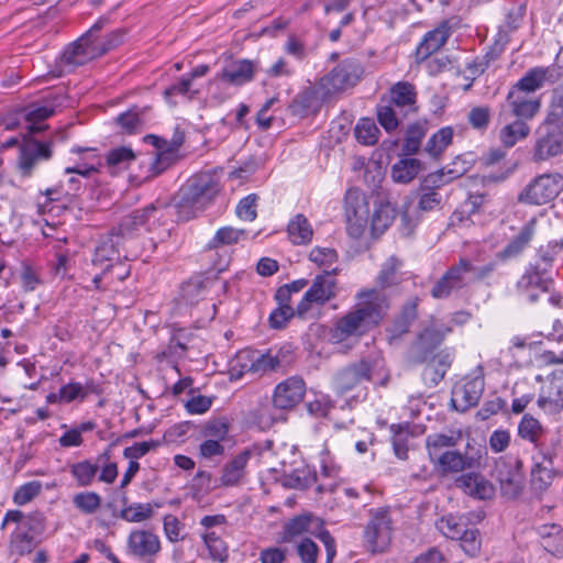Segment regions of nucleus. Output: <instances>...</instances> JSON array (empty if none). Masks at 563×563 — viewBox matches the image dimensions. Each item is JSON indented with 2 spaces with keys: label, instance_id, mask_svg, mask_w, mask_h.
<instances>
[{
  "label": "nucleus",
  "instance_id": "nucleus-12",
  "mask_svg": "<svg viewBox=\"0 0 563 563\" xmlns=\"http://www.w3.org/2000/svg\"><path fill=\"white\" fill-rule=\"evenodd\" d=\"M495 475L504 494L517 497L525 482L523 462L519 456H500L495 464Z\"/></svg>",
  "mask_w": 563,
  "mask_h": 563
},
{
  "label": "nucleus",
  "instance_id": "nucleus-5",
  "mask_svg": "<svg viewBox=\"0 0 563 563\" xmlns=\"http://www.w3.org/2000/svg\"><path fill=\"white\" fill-rule=\"evenodd\" d=\"M303 533L313 534L323 543L327 551L325 563H332L336 555V544L331 533L323 528V521L311 514H303L291 518L284 526L285 541L290 542Z\"/></svg>",
  "mask_w": 563,
  "mask_h": 563
},
{
  "label": "nucleus",
  "instance_id": "nucleus-29",
  "mask_svg": "<svg viewBox=\"0 0 563 563\" xmlns=\"http://www.w3.org/2000/svg\"><path fill=\"white\" fill-rule=\"evenodd\" d=\"M536 224V219H531L525 223L507 245L496 253V258L501 262H507L521 255L534 236Z\"/></svg>",
  "mask_w": 563,
  "mask_h": 563
},
{
  "label": "nucleus",
  "instance_id": "nucleus-52",
  "mask_svg": "<svg viewBox=\"0 0 563 563\" xmlns=\"http://www.w3.org/2000/svg\"><path fill=\"white\" fill-rule=\"evenodd\" d=\"M427 129L424 124L416 122L410 124L406 132V140L402 146V151L406 155L416 154L421 145V141L426 136Z\"/></svg>",
  "mask_w": 563,
  "mask_h": 563
},
{
  "label": "nucleus",
  "instance_id": "nucleus-63",
  "mask_svg": "<svg viewBox=\"0 0 563 563\" xmlns=\"http://www.w3.org/2000/svg\"><path fill=\"white\" fill-rule=\"evenodd\" d=\"M492 112L488 106H477L470 110L467 121L477 131H486L490 123Z\"/></svg>",
  "mask_w": 563,
  "mask_h": 563
},
{
  "label": "nucleus",
  "instance_id": "nucleus-22",
  "mask_svg": "<svg viewBox=\"0 0 563 563\" xmlns=\"http://www.w3.org/2000/svg\"><path fill=\"white\" fill-rule=\"evenodd\" d=\"M164 206L150 203L142 209H136L123 217L118 228L113 230L121 238L131 235L135 230L150 223L155 222L164 217Z\"/></svg>",
  "mask_w": 563,
  "mask_h": 563
},
{
  "label": "nucleus",
  "instance_id": "nucleus-51",
  "mask_svg": "<svg viewBox=\"0 0 563 563\" xmlns=\"http://www.w3.org/2000/svg\"><path fill=\"white\" fill-rule=\"evenodd\" d=\"M453 134L451 126L440 129L428 140L426 151L433 157L439 156L452 143Z\"/></svg>",
  "mask_w": 563,
  "mask_h": 563
},
{
  "label": "nucleus",
  "instance_id": "nucleus-37",
  "mask_svg": "<svg viewBox=\"0 0 563 563\" xmlns=\"http://www.w3.org/2000/svg\"><path fill=\"white\" fill-rule=\"evenodd\" d=\"M543 460L548 461L549 465H553V456L550 453H543ZM555 473L552 467L536 463L531 470V488L538 494H543L551 486Z\"/></svg>",
  "mask_w": 563,
  "mask_h": 563
},
{
  "label": "nucleus",
  "instance_id": "nucleus-10",
  "mask_svg": "<svg viewBox=\"0 0 563 563\" xmlns=\"http://www.w3.org/2000/svg\"><path fill=\"white\" fill-rule=\"evenodd\" d=\"M108 23L109 18H99L81 37L64 51L62 55L63 63L69 66H80L97 58L92 40L93 36H97V34L108 25Z\"/></svg>",
  "mask_w": 563,
  "mask_h": 563
},
{
  "label": "nucleus",
  "instance_id": "nucleus-47",
  "mask_svg": "<svg viewBox=\"0 0 563 563\" xmlns=\"http://www.w3.org/2000/svg\"><path fill=\"white\" fill-rule=\"evenodd\" d=\"M99 34L97 36H93V44H95V52L97 57H100L108 52L114 49L120 44L123 43L125 31L124 29H117L108 33L102 38L99 37Z\"/></svg>",
  "mask_w": 563,
  "mask_h": 563
},
{
  "label": "nucleus",
  "instance_id": "nucleus-6",
  "mask_svg": "<svg viewBox=\"0 0 563 563\" xmlns=\"http://www.w3.org/2000/svg\"><path fill=\"white\" fill-rule=\"evenodd\" d=\"M364 73L360 60L345 58L318 81L317 88L323 98L354 87Z\"/></svg>",
  "mask_w": 563,
  "mask_h": 563
},
{
  "label": "nucleus",
  "instance_id": "nucleus-23",
  "mask_svg": "<svg viewBox=\"0 0 563 563\" xmlns=\"http://www.w3.org/2000/svg\"><path fill=\"white\" fill-rule=\"evenodd\" d=\"M563 70L558 65L547 67H533L514 86L528 93L534 95L545 84H556L562 79Z\"/></svg>",
  "mask_w": 563,
  "mask_h": 563
},
{
  "label": "nucleus",
  "instance_id": "nucleus-40",
  "mask_svg": "<svg viewBox=\"0 0 563 563\" xmlns=\"http://www.w3.org/2000/svg\"><path fill=\"white\" fill-rule=\"evenodd\" d=\"M402 267V261L397 256L393 255L386 260L383 264L382 269L376 278L379 290H383L396 286L401 282L400 269Z\"/></svg>",
  "mask_w": 563,
  "mask_h": 563
},
{
  "label": "nucleus",
  "instance_id": "nucleus-44",
  "mask_svg": "<svg viewBox=\"0 0 563 563\" xmlns=\"http://www.w3.org/2000/svg\"><path fill=\"white\" fill-rule=\"evenodd\" d=\"M420 166V161L416 158H402L391 168L393 179L396 183L408 184L417 177Z\"/></svg>",
  "mask_w": 563,
  "mask_h": 563
},
{
  "label": "nucleus",
  "instance_id": "nucleus-41",
  "mask_svg": "<svg viewBox=\"0 0 563 563\" xmlns=\"http://www.w3.org/2000/svg\"><path fill=\"white\" fill-rule=\"evenodd\" d=\"M376 117L378 123L387 131H395L401 120L406 117L404 112H400L395 106L389 103L385 98H382L379 103L376 106Z\"/></svg>",
  "mask_w": 563,
  "mask_h": 563
},
{
  "label": "nucleus",
  "instance_id": "nucleus-32",
  "mask_svg": "<svg viewBox=\"0 0 563 563\" xmlns=\"http://www.w3.org/2000/svg\"><path fill=\"white\" fill-rule=\"evenodd\" d=\"M103 459H109L108 452H104L102 455H99L96 462H92L91 460H82L76 463L68 464L69 473L76 481L78 487H88L93 484L97 474L101 467L100 462Z\"/></svg>",
  "mask_w": 563,
  "mask_h": 563
},
{
  "label": "nucleus",
  "instance_id": "nucleus-24",
  "mask_svg": "<svg viewBox=\"0 0 563 563\" xmlns=\"http://www.w3.org/2000/svg\"><path fill=\"white\" fill-rule=\"evenodd\" d=\"M537 405L548 415L563 411V371H555L550 375L549 385L541 388Z\"/></svg>",
  "mask_w": 563,
  "mask_h": 563
},
{
  "label": "nucleus",
  "instance_id": "nucleus-48",
  "mask_svg": "<svg viewBox=\"0 0 563 563\" xmlns=\"http://www.w3.org/2000/svg\"><path fill=\"white\" fill-rule=\"evenodd\" d=\"M460 175L461 173L451 169L446 173L443 169L430 173L420 183L419 190L438 191V189L457 178Z\"/></svg>",
  "mask_w": 563,
  "mask_h": 563
},
{
  "label": "nucleus",
  "instance_id": "nucleus-20",
  "mask_svg": "<svg viewBox=\"0 0 563 563\" xmlns=\"http://www.w3.org/2000/svg\"><path fill=\"white\" fill-rule=\"evenodd\" d=\"M485 388V382L482 377H474L460 382L452 389V407L460 412H465L472 407L477 406Z\"/></svg>",
  "mask_w": 563,
  "mask_h": 563
},
{
  "label": "nucleus",
  "instance_id": "nucleus-33",
  "mask_svg": "<svg viewBox=\"0 0 563 563\" xmlns=\"http://www.w3.org/2000/svg\"><path fill=\"white\" fill-rule=\"evenodd\" d=\"M251 455L250 450H244L223 465L220 477L223 486L230 487L240 484L245 476V468Z\"/></svg>",
  "mask_w": 563,
  "mask_h": 563
},
{
  "label": "nucleus",
  "instance_id": "nucleus-21",
  "mask_svg": "<svg viewBox=\"0 0 563 563\" xmlns=\"http://www.w3.org/2000/svg\"><path fill=\"white\" fill-rule=\"evenodd\" d=\"M306 394V383L300 376H291L280 382L274 389L273 405L289 410L300 404Z\"/></svg>",
  "mask_w": 563,
  "mask_h": 563
},
{
  "label": "nucleus",
  "instance_id": "nucleus-30",
  "mask_svg": "<svg viewBox=\"0 0 563 563\" xmlns=\"http://www.w3.org/2000/svg\"><path fill=\"white\" fill-rule=\"evenodd\" d=\"M455 487L477 499H489L494 496V486L478 473L462 474L454 481Z\"/></svg>",
  "mask_w": 563,
  "mask_h": 563
},
{
  "label": "nucleus",
  "instance_id": "nucleus-13",
  "mask_svg": "<svg viewBox=\"0 0 563 563\" xmlns=\"http://www.w3.org/2000/svg\"><path fill=\"white\" fill-rule=\"evenodd\" d=\"M219 190L218 179L208 173H201L188 180L184 188L183 200L194 208L203 209L214 199Z\"/></svg>",
  "mask_w": 563,
  "mask_h": 563
},
{
  "label": "nucleus",
  "instance_id": "nucleus-7",
  "mask_svg": "<svg viewBox=\"0 0 563 563\" xmlns=\"http://www.w3.org/2000/svg\"><path fill=\"white\" fill-rule=\"evenodd\" d=\"M563 190V175L544 173L532 178L519 192L518 201L530 206H543L553 201Z\"/></svg>",
  "mask_w": 563,
  "mask_h": 563
},
{
  "label": "nucleus",
  "instance_id": "nucleus-14",
  "mask_svg": "<svg viewBox=\"0 0 563 563\" xmlns=\"http://www.w3.org/2000/svg\"><path fill=\"white\" fill-rule=\"evenodd\" d=\"M346 230L350 236L360 239L367 227L368 205L357 189L346 191L345 198Z\"/></svg>",
  "mask_w": 563,
  "mask_h": 563
},
{
  "label": "nucleus",
  "instance_id": "nucleus-18",
  "mask_svg": "<svg viewBox=\"0 0 563 563\" xmlns=\"http://www.w3.org/2000/svg\"><path fill=\"white\" fill-rule=\"evenodd\" d=\"M65 96L62 92H49L42 102H36L26 108L25 119L30 133H38L44 131L47 125L42 122L52 117L56 110L64 106Z\"/></svg>",
  "mask_w": 563,
  "mask_h": 563
},
{
  "label": "nucleus",
  "instance_id": "nucleus-15",
  "mask_svg": "<svg viewBox=\"0 0 563 563\" xmlns=\"http://www.w3.org/2000/svg\"><path fill=\"white\" fill-rule=\"evenodd\" d=\"M540 108V98L512 86L507 93L505 102L500 106L499 118L506 120L507 113H510L516 118L532 119Z\"/></svg>",
  "mask_w": 563,
  "mask_h": 563
},
{
  "label": "nucleus",
  "instance_id": "nucleus-55",
  "mask_svg": "<svg viewBox=\"0 0 563 563\" xmlns=\"http://www.w3.org/2000/svg\"><path fill=\"white\" fill-rule=\"evenodd\" d=\"M74 506L85 515H92L101 507V497L95 492H81L73 497Z\"/></svg>",
  "mask_w": 563,
  "mask_h": 563
},
{
  "label": "nucleus",
  "instance_id": "nucleus-17",
  "mask_svg": "<svg viewBox=\"0 0 563 563\" xmlns=\"http://www.w3.org/2000/svg\"><path fill=\"white\" fill-rule=\"evenodd\" d=\"M161 549L158 536L150 530L135 529L129 534V554L145 563H152L161 552Z\"/></svg>",
  "mask_w": 563,
  "mask_h": 563
},
{
  "label": "nucleus",
  "instance_id": "nucleus-59",
  "mask_svg": "<svg viewBox=\"0 0 563 563\" xmlns=\"http://www.w3.org/2000/svg\"><path fill=\"white\" fill-rule=\"evenodd\" d=\"M43 485L40 481L27 482L19 486L13 494V503L23 506L32 501L42 492Z\"/></svg>",
  "mask_w": 563,
  "mask_h": 563
},
{
  "label": "nucleus",
  "instance_id": "nucleus-3",
  "mask_svg": "<svg viewBox=\"0 0 563 563\" xmlns=\"http://www.w3.org/2000/svg\"><path fill=\"white\" fill-rule=\"evenodd\" d=\"M338 272V268L324 269L321 274L314 276L311 285L296 307L298 318H313L316 316V308L320 309L336 298L339 283L335 276Z\"/></svg>",
  "mask_w": 563,
  "mask_h": 563
},
{
  "label": "nucleus",
  "instance_id": "nucleus-53",
  "mask_svg": "<svg viewBox=\"0 0 563 563\" xmlns=\"http://www.w3.org/2000/svg\"><path fill=\"white\" fill-rule=\"evenodd\" d=\"M198 446V456L208 462H219L225 454L224 442L207 439Z\"/></svg>",
  "mask_w": 563,
  "mask_h": 563
},
{
  "label": "nucleus",
  "instance_id": "nucleus-46",
  "mask_svg": "<svg viewBox=\"0 0 563 563\" xmlns=\"http://www.w3.org/2000/svg\"><path fill=\"white\" fill-rule=\"evenodd\" d=\"M396 210L390 203H379L372 216V231L374 234H382L395 220Z\"/></svg>",
  "mask_w": 563,
  "mask_h": 563
},
{
  "label": "nucleus",
  "instance_id": "nucleus-19",
  "mask_svg": "<svg viewBox=\"0 0 563 563\" xmlns=\"http://www.w3.org/2000/svg\"><path fill=\"white\" fill-rule=\"evenodd\" d=\"M295 361V355L290 346H283L276 353L271 350L267 353L258 354L255 352L253 362L250 365L253 374L264 375L273 372L286 373Z\"/></svg>",
  "mask_w": 563,
  "mask_h": 563
},
{
  "label": "nucleus",
  "instance_id": "nucleus-39",
  "mask_svg": "<svg viewBox=\"0 0 563 563\" xmlns=\"http://www.w3.org/2000/svg\"><path fill=\"white\" fill-rule=\"evenodd\" d=\"M289 240L295 245H305L311 242L313 230L308 219L301 214H296L287 225Z\"/></svg>",
  "mask_w": 563,
  "mask_h": 563
},
{
  "label": "nucleus",
  "instance_id": "nucleus-58",
  "mask_svg": "<svg viewBox=\"0 0 563 563\" xmlns=\"http://www.w3.org/2000/svg\"><path fill=\"white\" fill-rule=\"evenodd\" d=\"M244 230H238L232 227H223L219 229L213 239L208 243V249L213 250L224 245H232L240 241L244 235Z\"/></svg>",
  "mask_w": 563,
  "mask_h": 563
},
{
  "label": "nucleus",
  "instance_id": "nucleus-61",
  "mask_svg": "<svg viewBox=\"0 0 563 563\" xmlns=\"http://www.w3.org/2000/svg\"><path fill=\"white\" fill-rule=\"evenodd\" d=\"M562 251V243H550L545 247H540L539 258L533 265L547 269L549 274H553V262Z\"/></svg>",
  "mask_w": 563,
  "mask_h": 563
},
{
  "label": "nucleus",
  "instance_id": "nucleus-25",
  "mask_svg": "<svg viewBox=\"0 0 563 563\" xmlns=\"http://www.w3.org/2000/svg\"><path fill=\"white\" fill-rule=\"evenodd\" d=\"M258 70V62L251 59H230L217 78L232 86H243L254 79Z\"/></svg>",
  "mask_w": 563,
  "mask_h": 563
},
{
  "label": "nucleus",
  "instance_id": "nucleus-38",
  "mask_svg": "<svg viewBox=\"0 0 563 563\" xmlns=\"http://www.w3.org/2000/svg\"><path fill=\"white\" fill-rule=\"evenodd\" d=\"M461 439L462 434L460 431H452L450 434H429L426 439V445L430 460L433 461L443 454L446 450L454 448L461 441Z\"/></svg>",
  "mask_w": 563,
  "mask_h": 563
},
{
  "label": "nucleus",
  "instance_id": "nucleus-35",
  "mask_svg": "<svg viewBox=\"0 0 563 563\" xmlns=\"http://www.w3.org/2000/svg\"><path fill=\"white\" fill-rule=\"evenodd\" d=\"M442 473H459L473 468L475 460L455 450H446L435 460L431 461Z\"/></svg>",
  "mask_w": 563,
  "mask_h": 563
},
{
  "label": "nucleus",
  "instance_id": "nucleus-50",
  "mask_svg": "<svg viewBox=\"0 0 563 563\" xmlns=\"http://www.w3.org/2000/svg\"><path fill=\"white\" fill-rule=\"evenodd\" d=\"M230 423L227 418L207 421L201 428V435L207 439L227 442L229 440Z\"/></svg>",
  "mask_w": 563,
  "mask_h": 563
},
{
  "label": "nucleus",
  "instance_id": "nucleus-34",
  "mask_svg": "<svg viewBox=\"0 0 563 563\" xmlns=\"http://www.w3.org/2000/svg\"><path fill=\"white\" fill-rule=\"evenodd\" d=\"M121 239L112 231L108 238L102 240L95 249L92 265L103 268L107 264L121 260L119 251Z\"/></svg>",
  "mask_w": 563,
  "mask_h": 563
},
{
  "label": "nucleus",
  "instance_id": "nucleus-28",
  "mask_svg": "<svg viewBox=\"0 0 563 563\" xmlns=\"http://www.w3.org/2000/svg\"><path fill=\"white\" fill-rule=\"evenodd\" d=\"M371 365L361 360L342 368L335 376V387L340 393H346L364 380L371 379Z\"/></svg>",
  "mask_w": 563,
  "mask_h": 563
},
{
  "label": "nucleus",
  "instance_id": "nucleus-1",
  "mask_svg": "<svg viewBox=\"0 0 563 563\" xmlns=\"http://www.w3.org/2000/svg\"><path fill=\"white\" fill-rule=\"evenodd\" d=\"M451 328L432 320L419 331L406 351L405 360L408 365L426 364L423 379L431 386H437L450 368L453 355L449 350H440Z\"/></svg>",
  "mask_w": 563,
  "mask_h": 563
},
{
  "label": "nucleus",
  "instance_id": "nucleus-11",
  "mask_svg": "<svg viewBox=\"0 0 563 563\" xmlns=\"http://www.w3.org/2000/svg\"><path fill=\"white\" fill-rule=\"evenodd\" d=\"M562 125L544 123L537 130L532 147V159L544 162L563 154V129Z\"/></svg>",
  "mask_w": 563,
  "mask_h": 563
},
{
  "label": "nucleus",
  "instance_id": "nucleus-43",
  "mask_svg": "<svg viewBox=\"0 0 563 563\" xmlns=\"http://www.w3.org/2000/svg\"><path fill=\"white\" fill-rule=\"evenodd\" d=\"M209 279L202 275H196L190 277L187 282L181 285L180 295L181 298L189 305L197 303L203 298L208 288Z\"/></svg>",
  "mask_w": 563,
  "mask_h": 563
},
{
  "label": "nucleus",
  "instance_id": "nucleus-8",
  "mask_svg": "<svg viewBox=\"0 0 563 563\" xmlns=\"http://www.w3.org/2000/svg\"><path fill=\"white\" fill-rule=\"evenodd\" d=\"M54 142L40 141L33 136L25 137L19 145V155L16 159V170L23 178L33 175L35 167L49 161L53 156Z\"/></svg>",
  "mask_w": 563,
  "mask_h": 563
},
{
  "label": "nucleus",
  "instance_id": "nucleus-64",
  "mask_svg": "<svg viewBox=\"0 0 563 563\" xmlns=\"http://www.w3.org/2000/svg\"><path fill=\"white\" fill-rule=\"evenodd\" d=\"M135 159V154L130 147L121 146L113 148L107 155V163L110 167L119 169L128 168L129 165Z\"/></svg>",
  "mask_w": 563,
  "mask_h": 563
},
{
  "label": "nucleus",
  "instance_id": "nucleus-62",
  "mask_svg": "<svg viewBox=\"0 0 563 563\" xmlns=\"http://www.w3.org/2000/svg\"><path fill=\"white\" fill-rule=\"evenodd\" d=\"M486 202L485 194H472L467 197V199L461 205V208L453 213V218L459 219V221L464 220V214L470 218L472 214L479 212V209Z\"/></svg>",
  "mask_w": 563,
  "mask_h": 563
},
{
  "label": "nucleus",
  "instance_id": "nucleus-42",
  "mask_svg": "<svg viewBox=\"0 0 563 563\" xmlns=\"http://www.w3.org/2000/svg\"><path fill=\"white\" fill-rule=\"evenodd\" d=\"M527 119L517 118L511 123L506 124L499 132V140L506 147H512L518 141L526 139L530 134V126Z\"/></svg>",
  "mask_w": 563,
  "mask_h": 563
},
{
  "label": "nucleus",
  "instance_id": "nucleus-57",
  "mask_svg": "<svg viewBox=\"0 0 563 563\" xmlns=\"http://www.w3.org/2000/svg\"><path fill=\"white\" fill-rule=\"evenodd\" d=\"M144 110L139 109L137 107H133L129 109L126 112L121 113L117 118V123L121 126V129L129 133H135L143 125Z\"/></svg>",
  "mask_w": 563,
  "mask_h": 563
},
{
  "label": "nucleus",
  "instance_id": "nucleus-45",
  "mask_svg": "<svg viewBox=\"0 0 563 563\" xmlns=\"http://www.w3.org/2000/svg\"><path fill=\"white\" fill-rule=\"evenodd\" d=\"M437 527L446 538L457 540L463 536V530H466L468 525L463 516L446 515L438 521Z\"/></svg>",
  "mask_w": 563,
  "mask_h": 563
},
{
  "label": "nucleus",
  "instance_id": "nucleus-31",
  "mask_svg": "<svg viewBox=\"0 0 563 563\" xmlns=\"http://www.w3.org/2000/svg\"><path fill=\"white\" fill-rule=\"evenodd\" d=\"M389 103L407 115L410 112H417V90L415 85L408 81H398L389 89Z\"/></svg>",
  "mask_w": 563,
  "mask_h": 563
},
{
  "label": "nucleus",
  "instance_id": "nucleus-26",
  "mask_svg": "<svg viewBox=\"0 0 563 563\" xmlns=\"http://www.w3.org/2000/svg\"><path fill=\"white\" fill-rule=\"evenodd\" d=\"M451 36V26L446 21L441 22L435 29L427 32L416 49L418 63L427 60L438 52Z\"/></svg>",
  "mask_w": 563,
  "mask_h": 563
},
{
  "label": "nucleus",
  "instance_id": "nucleus-60",
  "mask_svg": "<svg viewBox=\"0 0 563 563\" xmlns=\"http://www.w3.org/2000/svg\"><path fill=\"white\" fill-rule=\"evenodd\" d=\"M153 516V507L151 504H134L124 507L120 517L128 522H142Z\"/></svg>",
  "mask_w": 563,
  "mask_h": 563
},
{
  "label": "nucleus",
  "instance_id": "nucleus-27",
  "mask_svg": "<svg viewBox=\"0 0 563 563\" xmlns=\"http://www.w3.org/2000/svg\"><path fill=\"white\" fill-rule=\"evenodd\" d=\"M418 298L408 300L395 317L393 323L386 329L387 339L390 344L399 341L402 335L409 332L412 322L418 318Z\"/></svg>",
  "mask_w": 563,
  "mask_h": 563
},
{
  "label": "nucleus",
  "instance_id": "nucleus-4",
  "mask_svg": "<svg viewBox=\"0 0 563 563\" xmlns=\"http://www.w3.org/2000/svg\"><path fill=\"white\" fill-rule=\"evenodd\" d=\"M395 531V520L388 507L369 509L364 528V541L372 553H384L389 548Z\"/></svg>",
  "mask_w": 563,
  "mask_h": 563
},
{
  "label": "nucleus",
  "instance_id": "nucleus-16",
  "mask_svg": "<svg viewBox=\"0 0 563 563\" xmlns=\"http://www.w3.org/2000/svg\"><path fill=\"white\" fill-rule=\"evenodd\" d=\"M553 284V274L531 264L517 280L516 289L519 294L527 295L530 302H536L539 299V291H550Z\"/></svg>",
  "mask_w": 563,
  "mask_h": 563
},
{
  "label": "nucleus",
  "instance_id": "nucleus-36",
  "mask_svg": "<svg viewBox=\"0 0 563 563\" xmlns=\"http://www.w3.org/2000/svg\"><path fill=\"white\" fill-rule=\"evenodd\" d=\"M545 433V429L539 419L531 413H525L517 427V435L529 443L536 449H540L541 439Z\"/></svg>",
  "mask_w": 563,
  "mask_h": 563
},
{
  "label": "nucleus",
  "instance_id": "nucleus-2",
  "mask_svg": "<svg viewBox=\"0 0 563 563\" xmlns=\"http://www.w3.org/2000/svg\"><path fill=\"white\" fill-rule=\"evenodd\" d=\"M357 302L338 318L330 331L333 342L340 343L352 336H362L376 328L387 316L389 298L377 288L364 289L356 295Z\"/></svg>",
  "mask_w": 563,
  "mask_h": 563
},
{
  "label": "nucleus",
  "instance_id": "nucleus-54",
  "mask_svg": "<svg viewBox=\"0 0 563 563\" xmlns=\"http://www.w3.org/2000/svg\"><path fill=\"white\" fill-rule=\"evenodd\" d=\"M462 550L470 556H477L482 549V537L477 528L468 527L463 530V536L457 539Z\"/></svg>",
  "mask_w": 563,
  "mask_h": 563
},
{
  "label": "nucleus",
  "instance_id": "nucleus-49",
  "mask_svg": "<svg viewBox=\"0 0 563 563\" xmlns=\"http://www.w3.org/2000/svg\"><path fill=\"white\" fill-rule=\"evenodd\" d=\"M356 140L363 145H374L377 143L380 131L374 120L369 118L361 119L354 129Z\"/></svg>",
  "mask_w": 563,
  "mask_h": 563
},
{
  "label": "nucleus",
  "instance_id": "nucleus-9",
  "mask_svg": "<svg viewBox=\"0 0 563 563\" xmlns=\"http://www.w3.org/2000/svg\"><path fill=\"white\" fill-rule=\"evenodd\" d=\"M471 269H473V263L467 257H461L435 282L430 291L431 296L435 299H445L452 292L467 287L471 283L468 277Z\"/></svg>",
  "mask_w": 563,
  "mask_h": 563
},
{
  "label": "nucleus",
  "instance_id": "nucleus-56",
  "mask_svg": "<svg viewBox=\"0 0 563 563\" xmlns=\"http://www.w3.org/2000/svg\"><path fill=\"white\" fill-rule=\"evenodd\" d=\"M203 542L209 550V555L213 561L224 563L229 558L228 547L224 541L214 532H208L202 536Z\"/></svg>",
  "mask_w": 563,
  "mask_h": 563
}]
</instances>
